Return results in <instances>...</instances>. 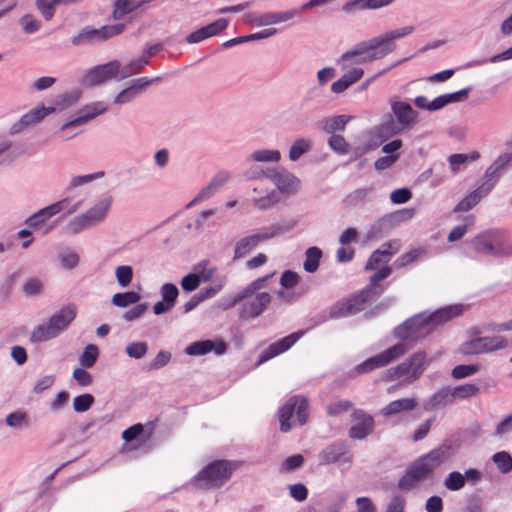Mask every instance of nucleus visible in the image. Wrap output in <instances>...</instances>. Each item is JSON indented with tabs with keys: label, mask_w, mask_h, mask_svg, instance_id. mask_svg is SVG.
I'll use <instances>...</instances> for the list:
<instances>
[{
	"label": "nucleus",
	"mask_w": 512,
	"mask_h": 512,
	"mask_svg": "<svg viewBox=\"0 0 512 512\" xmlns=\"http://www.w3.org/2000/svg\"><path fill=\"white\" fill-rule=\"evenodd\" d=\"M394 0H350L343 5V11L351 13L355 10L378 9L389 5Z\"/></svg>",
	"instance_id": "29"
},
{
	"label": "nucleus",
	"mask_w": 512,
	"mask_h": 512,
	"mask_svg": "<svg viewBox=\"0 0 512 512\" xmlns=\"http://www.w3.org/2000/svg\"><path fill=\"white\" fill-rule=\"evenodd\" d=\"M300 10L293 8L284 12H268L257 18L258 25H273L292 20Z\"/></svg>",
	"instance_id": "27"
},
{
	"label": "nucleus",
	"mask_w": 512,
	"mask_h": 512,
	"mask_svg": "<svg viewBox=\"0 0 512 512\" xmlns=\"http://www.w3.org/2000/svg\"><path fill=\"white\" fill-rule=\"evenodd\" d=\"M235 467L227 460L214 461L203 468L197 475L196 482L201 489H211L227 482Z\"/></svg>",
	"instance_id": "7"
},
{
	"label": "nucleus",
	"mask_w": 512,
	"mask_h": 512,
	"mask_svg": "<svg viewBox=\"0 0 512 512\" xmlns=\"http://www.w3.org/2000/svg\"><path fill=\"white\" fill-rule=\"evenodd\" d=\"M414 31V26H405L362 41L353 49L342 54L338 63L341 69H346L356 64L382 59L396 49V40L404 38Z\"/></svg>",
	"instance_id": "1"
},
{
	"label": "nucleus",
	"mask_w": 512,
	"mask_h": 512,
	"mask_svg": "<svg viewBox=\"0 0 512 512\" xmlns=\"http://www.w3.org/2000/svg\"><path fill=\"white\" fill-rule=\"evenodd\" d=\"M161 301H158L153 306V312L156 315H161L172 310L176 304L179 290L175 284L164 283L160 288Z\"/></svg>",
	"instance_id": "19"
},
{
	"label": "nucleus",
	"mask_w": 512,
	"mask_h": 512,
	"mask_svg": "<svg viewBox=\"0 0 512 512\" xmlns=\"http://www.w3.org/2000/svg\"><path fill=\"white\" fill-rule=\"evenodd\" d=\"M107 110V105L104 102H93L84 106L80 110V115L66 123H64L60 130L65 131L72 127H77L87 123L94 119L98 115L104 113Z\"/></svg>",
	"instance_id": "18"
},
{
	"label": "nucleus",
	"mask_w": 512,
	"mask_h": 512,
	"mask_svg": "<svg viewBox=\"0 0 512 512\" xmlns=\"http://www.w3.org/2000/svg\"><path fill=\"white\" fill-rule=\"evenodd\" d=\"M296 224L297 222L295 220H290L282 224L271 225L269 227L263 228L261 232L257 233L256 235L259 237L260 242H263L272 239L277 235L291 231L296 226Z\"/></svg>",
	"instance_id": "32"
},
{
	"label": "nucleus",
	"mask_w": 512,
	"mask_h": 512,
	"mask_svg": "<svg viewBox=\"0 0 512 512\" xmlns=\"http://www.w3.org/2000/svg\"><path fill=\"white\" fill-rule=\"evenodd\" d=\"M76 317V308L73 305H66L54 313L46 324L36 326L30 335L33 343L45 342L56 338L68 328Z\"/></svg>",
	"instance_id": "6"
},
{
	"label": "nucleus",
	"mask_w": 512,
	"mask_h": 512,
	"mask_svg": "<svg viewBox=\"0 0 512 512\" xmlns=\"http://www.w3.org/2000/svg\"><path fill=\"white\" fill-rule=\"evenodd\" d=\"M426 365V354L422 351L416 352L396 367L387 370L385 379L395 380L399 377L405 376L406 381L411 383L422 375Z\"/></svg>",
	"instance_id": "8"
},
{
	"label": "nucleus",
	"mask_w": 512,
	"mask_h": 512,
	"mask_svg": "<svg viewBox=\"0 0 512 512\" xmlns=\"http://www.w3.org/2000/svg\"><path fill=\"white\" fill-rule=\"evenodd\" d=\"M141 295L135 291L116 293L112 296L111 302L114 306L125 308L138 303Z\"/></svg>",
	"instance_id": "41"
},
{
	"label": "nucleus",
	"mask_w": 512,
	"mask_h": 512,
	"mask_svg": "<svg viewBox=\"0 0 512 512\" xmlns=\"http://www.w3.org/2000/svg\"><path fill=\"white\" fill-rule=\"evenodd\" d=\"M348 120L344 115L335 116L326 121L324 125V130L327 133H333L335 131H343L347 124Z\"/></svg>",
	"instance_id": "60"
},
{
	"label": "nucleus",
	"mask_w": 512,
	"mask_h": 512,
	"mask_svg": "<svg viewBox=\"0 0 512 512\" xmlns=\"http://www.w3.org/2000/svg\"><path fill=\"white\" fill-rule=\"evenodd\" d=\"M451 447L442 444L411 463L399 479L398 487L411 490L425 481L432 472L450 458Z\"/></svg>",
	"instance_id": "3"
},
{
	"label": "nucleus",
	"mask_w": 512,
	"mask_h": 512,
	"mask_svg": "<svg viewBox=\"0 0 512 512\" xmlns=\"http://www.w3.org/2000/svg\"><path fill=\"white\" fill-rule=\"evenodd\" d=\"M303 334V331H297L271 343L265 350L261 352L258 364H263L268 360L289 350L303 336Z\"/></svg>",
	"instance_id": "16"
},
{
	"label": "nucleus",
	"mask_w": 512,
	"mask_h": 512,
	"mask_svg": "<svg viewBox=\"0 0 512 512\" xmlns=\"http://www.w3.org/2000/svg\"><path fill=\"white\" fill-rule=\"evenodd\" d=\"M391 110L404 130H410L418 122V113L405 101H392Z\"/></svg>",
	"instance_id": "17"
},
{
	"label": "nucleus",
	"mask_w": 512,
	"mask_h": 512,
	"mask_svg": "<svg viewBox=\"0 0 512 512\" xmlns=\"http://www.w3.org/2000/svg\"><path fill=\"white\" fill-rule=\"evenodd\" d=\"M452 389L455 399H466L473 397L479 392V387L470 383L459 385Z\"/></svg>",
	"instance_id": "55"
},
{
	"label": "nucleus",
	"mask_w": 512,
	"mask_h": 512,
	"mask_svg": "<svg viewBox=\"0 0 512 512\" xmlns=\"http://www.w3.org/2000/svg\"><path fill=\"white\" fill-rule=\"evenodd\" d=\"M512 160V154L500 155L485 171L480 184L484 192H490Z\"/></svg>",
	"instance_id": "15"
},
{
	"label": "nucleus",
	"mask_w": 512,
	"mask_h": 512,
	"mask_svg": "<svg viewBox=\"0 0 512 512\" xmlns=\"http://www.w3.org/2000/svg\"><path fill=\"white\" fill-rule=\"evenodd\" d=\"M295 410L299 425L302 426L307 422L309 417L308 400L301 396H293L279 410L280 430L282 432L291 430L290 420Z\"/></svg>",
	"instance_id": "9"
},
{
	"label": "nucleus",
	"mask_w": 512,
	"mask_h": 512,
	"mask_svg": "<svg viewBox=\"0 0 512 512\" xmlns=\"http://www.w3.org/2000/svg\"><path fill=\"white\" fill-rule=\"evenodd\" d=\"M281 160V153L273 149H258L247 156V161L277 163Z\"/></svg>",
	"instance_id": "36"
},
{
	"label": "nucleus",
	"mask_w": 512,
	"mask_h": 512,
	"mask_svg": "<svg viewBox=\"0 0 512 512\" xmlns=\"http://www.w3.org/2000/svg\"><path fill=\"white\" fill-rule=\"evenodd\" d=\"M479 371V366L475 364L457 365L452 369L451 375L455 379H462L471 376Z\"/></svg>",
	"instance_id": "59"
},
{
	"label": "nucleus",
	"mask_w": 512,
	"mask_h": 512,
	"mask_svg": "<svg viewBox=\"0 0 512 512\" xmlns=\"http://www.w3.org/2000/svg\"><path fill=\"white\" fill-rule=\"evenodd\" d=\"M391 273H392V269L388 266H384L379 271H377L374 275L371 276L370 285L365 288V289H374L373 291H371L370 301L374 298L379 297L382 294L384 288L382 286L378 285V283L381 280H384L385 278H387Z\"/></svg>",
	"instance_id": "35"
},
{
	"label": "nucleus",
	"mask_w": 512,
	"mask_h": 512,
	"mask_svg": "<svg viewBox=\"0 0 512 512\" xmlns=\"http://www.w3.org/2000/svg\"><path fill=\"white\" fill-rule=\"evenodd\" d=\"M489 192H484L481 185L464 197L455 207L454 212H466L472 209Z\"/></svg>",
	"instance_id": "33"
},
{
	"label": "nucleus",
	"mask_w": 512,
	"mask_h": 512,
	"mask_svg": "<svg viewBox=\"0 0 512 512\" xmlns=\"http://www.w3.org/2000/svg\"><path fill=\"white\" fill-rule=\"evenodd\" d=\"M61 266L66 270H73L79 265V255L77 252L67 248L58 254Z\"/></svg>",
	"instance_id": "48"
},
{
	"label": "nucleus",
	"mask_w": 512,
	"mask_h": 512,
	"mask_svg": "<svg viewBox=\"0 0 512 512\" xmlns=\"http://www.w3.org/2000/svg\"><path fill=\"white\" fill-rule=\"evenodd\" d=\"M119 61L113 60L105 64L97 65L86 71L81 84L85 87L99 86L107 81L116 80Z\"/></svg>",
	"instance_id": "12"
},
{
	"label": "nucleus",
	"mask_w": 512,
	"mask_h": 512,
	"mask_svg": "<svg viewBox=\"0 0 512 512\" xmlns=\"http://www.w3.org/2000/svg\"><path fill=\"white\" fill-rule=\"evenodd\" d=\"M229 174L227 172H220L216 174L211 181L201 189L197 196L189 203L192 206L195 203L204 201L214 195L227 181Z\"/></svg>",
	"instance_id": "24"
},
{
	"label": "nucleus",
	"mask_w": 512,
	"mask_h": 512,
	"mask_svg": "<svg viewBox=\"0 0 512 512\" xmlns=\"http://www.w3.org/2000/svg\"><path fill=\"white\" fill-rule=\"evenodd\" d=\"M226 344L223 341L214 342L212 340L196 341L186 347L185 353L190 356H201L211 351L216 355H222L226 351Z\"/></svg>",
	"instance_id": "22"
},
{
	"label": "nucleus",
	"mask_w": 512,
	"mask_h": 512,
	"mask_svg": "<svg viewBox=\"0 0 512 512\" xmlns=\"http://www.w3.org/2000/svg\"><path fill=\"white\" fill-rule=\"evenodd\" d=\"M490 255L497 257L512 255V246L503 241L493 239L492 251Z\"/></svg>",
	"instance_id": "64"
},
{
	"label": "nucleus",
	"mask_w": 512,
	"mask_h": 512,
	"mask_svg": "<svg viewBox=\"0 0 512 512\" xmlns=\"http://www.w3.org/2000/svg\"><path fill=\"white\" fill-rule=\"evenodd\" d=\"M482 341L484 342L483 346L486 353L503 349L507 346L506 340L500 336L482 337Z\"/></svg>",
	"instance_id": "58"
},
{
	"label": "nucleus",
	"mask_w": 512,
	"mask_h": 512,
	"mask_svg": "<svg viewBox=\"0 0 512 512\" xmlns=\"http://www.w3.org/2000/svg\"><path fill=\"white\" fill-rule=\"evenodd\" d=\"M347 447L344 443H333L323 449L319 454V463L328 465L331 463H351V457L347 456Z\"/></svg>",
	"instance_id": "20"
},
{
	"label": "nucleus",
	"mask_w": 512,
	"mask_h": 512,
	"mask_svg": "<svg viewBox=\"0 0 512 512\" xmlns=\"http://www.w3.org/2000/svg\"><path fill=\"white\" fill-rule=\"evenodd\" d=\"M99 356L98 347L94 344H88L79 357V363L84 368H91Z\"/></svg>",
	"instance_id": "47"
},
{
	"label": "nucleus",
	"mask_w": 512,
	"mask_h": 512,
	"mask_svg": "<svg viewBox=\"0 0 512 512\" xmlns=\"http://www.w3.org/2000/svg\"><path fill=\"white\" fill-rule=\"evenodd\" d=\"M227 26H228V20L225 18H220V19L210 23L209 25L190 33L186 37V41L189 44L200 43L201 41H203L209 37L217 35L221 31L226 29Z\"/></svg>",
	"instance_id": "21"
},
{
	"label": "nucleus",
	"mask_w": 512,
	"mask_h": 512,
	"mask_svg": "<svg viewBox=\"0 0 512 512\" xmlns=\"http://www.w3.org/2000/svg\"><path fill=\"white\" fill-rule=\"evenodd\" d=\"M374 418L362 409H354L348 436L353 440H364L374 432Z\"/></svg>",
	"instance_id": "13"
},
{
	"label": "nucleus",
	"mask_w": 512,
	"mask_h": 512,
	"mask_svg": "<svg viewBox=\"0 0 512 512\" xmlns=\"http://www.w3.org/2000/svg\"><path fill=\"white\" fill-rule=\"evenodd\" d=\"M411 323L412 322H403L393 331L394 336L403 342L397 343L385 351L360 363L356 367L357 372L361 374L368 373L377 368L384 367L402 357L410 349V346L406 342H414L418 338L415 334V330L410 326Z\"/></svg>",
	"instance_id": "4"
},
{
	"label": "nucleus",
	"mask_w": 512,
	"mask_h": 512,
	"mask_svg": "<svg viewBox=\"0 0 512 512\" xmlns=\"http://www.w3.org/2000/svg\"><path fill=\"white\" fill-rule=\"evenodd\" d=\"M312 146V141L301 138L294 141L289 149V159L297 161L303 154L307 153Z\"/></svg>",
	"instance_id": "46"
},
{
	"label": "nucleus",
	"mask_w": 512,
	"mask_h": 512,
	"mask_svg": "<svg viewBox=\"0 0 512 512\" xmlns=\"http://www.w3.org/2000/svg\"><path fill=\"white\" fill-rule=\"evenodd\" d=\"M482 337L474 338L461 345L460 351L465 355H476L486 353L483 346Z\"/></svg>",
	"instance_id": "51"
},
{
	"label": "nucleus",
	"mask_w": 512,
	"mask_h": 512,
	"mask_svg": "<svg viewBox=\"0 0 512 512\" xmlns=\"http://www.w3.org/2000/svg\"><path fill=\"white\" fill-rule=\"evenodd\" d=\"M124 29L125 25L122 23L104 25L100 28L85 27L71 39V42L73 45L95 44L121 34Z\"/></svg>",
	"instance_id": "10"
},
{
	"label": "nucleus",
	"mask_w": 512,
	"mask_h": 512,
	"mask_svg": "<svg viewBox=\"0 0 512 512\" xmlns=\"http://www.w3.org/2000/svg\"><path fill=\"white\" fill-rule=\"evenodd\" d=\"M493 244V232L486 231L478 234L471 240L473 249L481 254L490 255Z\"/></svg>",
	"instance_id": "34"
},
{
	"label": "nucleus",
	"mask_w": 512,
	"mask_h": 512,
	"mask_svg": "<svg viewBox=\"0 0 512 512\" xmlns=\"http://www.w3.org/2000/svg\"><path fill=\"white\" fill-rule=\"evenodd\" d=\"M465 485V477L457 471L448 474L444 481V486L450 491H458Z\"/></svg>",
	"instance_id": "53"
},
{
	"label": "nucleus",
	"mask_w": 512,
	"mask_h": 512,
	"mask_svg": "<svg viewBox=\"0 0 512 512\" xmlns=\"http://www.w3.org/2000/svg\"><path fill=\"white\" fill-rule=\"evenodd\" d=\"M321 257L322 251L318 247L308 248L305 252L304 270L308 273H314L319 267Z\"/></svg>",
	"instance_id": "40"
},
{
	"label": "nucleus",
	"mask_w": 512,
	"mask_h": 512,
	"mask_svg": "<svg viewBox=\"0 0 512 512\" xmlns=\"http://www.w3.org/2000/svg\"><path fill=\"white\" fill-rule=\"evenodd\" d=\"M105 175L104 171H98L92 174L74 176L70 180L68 186L66 187V191L71 192L74 189L87 185L95 180L103 178Z\"/></svg>",
	"instance_id": "43"
},
{
	"label": "nucleus",
	"mask_w": 512,
	"mask_h": 512,
	"mask_svg": "<svg viewBox=\"0 0 512 512\" xmlns=\"http://www.w3.org/2000/svg\"><path fill=\"white\" fill-rule=\"evenodd\" d=\"M374 289H363L360 293L336 302L331 306L329 315L331 318H341L355 315L365 309V304L370 301L371 291Z\"/></svg>",
	"instance_id": "11"
},
{
	"label": "nucleus",
	"mask_w": 512,
	"mask_h": 512,
	"mask_svg": "<svg viewBox=\"0 0 512 512\" xmlns=\"http://www.w3.org/2000/svg\"><path fill=\"white\" fill-rule=\"evenodd\" d=\"M269 179L282 194H295L300 187L299 179L291 172L281 167L273 168V172L269 174Z\"/></svg>",
	"instance_id": "14"
},
{
	"label": "nucleus",
	"mask_w": 512,
	"mask_h": 512,
	"mask_svg": "<svg viewBox=\"0 0 512 512\" xmlns=\"http://www.w3.org/2000/svg\"><path fill=\"white\" fill-rule=\"evenodd\" d=\"M353 407V403L349 400H341L334 403H331L327 407V414L329 416L335 417L344 412H347Z\"/></svg>",
	"instance_id": "61"
},
{
	"label": "nucleus",
	"mask_w": 512,
	"mask_h": 512,
	"mask_svg": "<svg viewBox=\"0 0 512 512\" xmlns=\"http://www.w3.org/2000/svg\"><path fill=\"white\" fill-rule=\"evenodd\" d=\"M416 406L417 402L414 398H402L384 406L380 413L383 417L390 418L402 412L412 411Z\"/></svg>",
	"instance_id": "26"
},
{
	"label": "nucleus",
	"mask_w": 512,
	"mask_h": 512,
	"mask_svg": "<svg viewBox=\"0 0 512 512\" xmlns=\"http://www.w3.org/2000/svg\"><path fill=\"white\" fill-rule=\"evenodd\" d=\"M375 191L373 186L358 188L352 191L347 197L346 202L348 205L355 206L362 203L370 194Z\"/></svg>",
	"instance_id": "49"
},
{
	"label": "nucleus",
	"mask_w": 512,
	"mask_h": 512,
	"mask_svg": "<svg viewBox=\"0 0 512 512\" xmlns=\"http://www.w3.org/2000/svg\"><path fill=\"white\" fill-rule=\"evenodd\" d=\"M471 91V87L463 88L457 92L449 93V94H443L438 97H436V105L435 107H440L442 109L446 105L450 103H457L464 101L467 97L469 92Z\"/></svg>",
	"instance_id": "38"
},
{
	"label": "nucleus",
	"mask_w": 512,
	"mask_h": 512,
	"mask_svg": "<svg viewBox=\"0 0 512 512\" xmlns=\"http://www.w3.org/2000/svg\"><path fill=\"white\" fill-rule=\"evenodd\" d=\"M328 144L330 148L339 154H347L348 153V143L346 142L345 138L341 135H332L329 138Z\"/></svg>",
	"instance_id": "62"
},
{
	"label": "nucleus",
	"mask_w": 512,
	"mask_h": 512,
	"mask_svg": "<svg viewBox=\"0 0 512 512\" xmlns=\"http://www.w3.org/2000/svg\"><path fill=\"white\" fill-rule=\"evenodd\" d=\"M149 61L144 58L133 59L128 62L126 65L122 66L119 62L118 73H117V81L124 80L133 75L140 73L146 65H148Z\"/></svg>",
	"instance_id": "31"
},
{
	"label": "nucleus",
	"mask_w": 512,
	"mask_h": 512,
	"mask_svg": "<svg viewBox=\"0 0 512 512\" xmlns=\"http://www.w3.org/2000/svg\"><path fill=\"white\" fill-rule=\"evenodd\" d=\"M112 202L113 198L111 196L98 200L88 210L69 220L63 228L64 232L68 235H76L103 223L109 214Z\"/></svg>",
	"instance_id": "5"
},
{
	"label": "nucleus",
	"mask_w": 512,
	"mask_h": 512,
	"mask_svg": "<svg viewBox=\"0 0 512 512\" xmlns=\"http://www.w3.org/2000/svg\"><path fill=\"white\" fill-rule=\"evenodd\" d=\"M272 276L273 274H268L259 277L246 285L223 304V309H230L244 301L239 314L240 318L252 319L260 316L270 304L272 296L268 292H257L266 287Z\"/></svg>",
	"instance_id": "2"
},
{
	"label": "nucleus",
	"mask_w": 512,
	"mask_h": 512,
	"mask_svg": "<svg viewBox=\"0 0 512 512\" xmlns=\"http://www.w3.org/2000/svg\"><path fill=\"white\" fill-rule=\"evenodd\" d=\"M139 95L130 86L120 91L114 98L113 102L116 105H124L134 101Z\"/></svg>",
	"instance_id": "63"
},
{
	"label": "nucleus",
	"mask_w": 512,
	"mask_h": 512,
	"mask_svg": "<svg viewBox=\"0 0 512 512\" xmlns=\"http://www.w3.org/2000/svg\"><path fill=\"white\" fill-rule=\"evenodd\" d=\"M493 462L502 473H508L512 470V457L508 452H497L493 455Z\"/></svg>",
	"instance_id": "52"
},
{
	"label": "nucleus",
	"mask_w": 512,
	"mask_h": 512,
	"mask_svg": "<svg viewBox=\"0 0 512 512\" xmlns=\"http://www.w3.org/2000/svg\"><path fill=\"white\" fill-rule=\"evenodd\" d=\"M280 201L279 193L275 190H271L264 196H260L253 199V205L260 211H265L273 208Z\"/></svg>",
	"instance_id": "42"
},
{
	"label": "nucleus",
	"mask_w": 512,
	"mask_h": 512,
	"mask_svg": "<svg viewBox=\"0 0 512 512\" xmlns=\"http://www.w3.org/2000/svg\"><path fill=\"white\" fill-rule=\"evenodd\" d=\"M115 278L122 288L128 287L133 279V269L129 265L118 266L115 270Z\"/></svg>",
	"instance_id": "50"
},
{
	"label": "nucleus",
	"mask_w": 512,
	"mask_h": 512,
	"mask_svg": "<svg viewBox=\"0 0 512 512\" xmlns=\"http://www.w3.org/2000/svg\"><path fill=\"white\" fill-rule=\"evenodd\" d=\"M454 400L455 397L453 389L449 387H444L432 395L430 403L432 407L436 408L450 404Z\"/></svg>",
	"instance_id": "45"
},
{
	"label": "nucleus",
	"mask_w": 512,
	"mask_h": 512,
	"mask_svg": "<svg viewBox=\"0 0 512 512\" xmlns=\"http://www.w3.org/2000/svg\"><path fill=\"white\" fill-rule=\"evenodd\" d=\"M402 131H404V129L391 114L385 115L381 123L375 129L376 135L382 140H387Z\"/></svg>",
	"instance_id": "25"
},
{
	"label": "nucleus",
	"mask_w": 512,
	"mask_h": 512,
	"mask_svg": "<svg viewBox=\"0 0 512 512\" xmlns=\"http://www.w3.org/2000/svg\"><path fill=\"white\" fill-rule=\"evenodd\" d=\"M259 237L256 234L245 236L239 239L234 246V260L245 257L249 252L260 244Z\"/></svg>",
	"instance_id": "30"
},
{
	"label": "nucleus",
	"mask_w": 512,
	"mask_h": 512,
	"mask_svg": "<svg viewBox=\"0 0 512 512\" xmlns=\"http://www.w3.org/2000/svg\"><path fill=\"white\" fill-rule=\"evenodd\" d=\"M463 312L462 305H452L441 308L429 315L430 324H443L459 316Z\"/></svg>",
	"instance_id": "28"
},
{
	"label": "nucleus",
	"mask_w": 512,
	"mask_h": 512,
	"mask_svg": "<svg viewBox=\"0 0 512 512\" xmlns=\"http://www.w3.org/2000/svg\"><path fill=\"white\" fill-rule=\"evenodd\" d=\"M34 4L43 19L50 21L56 13V7L59 5V2L58 0H35Z\"/></svg>",
	"instance_id": "44"
},
{
	"label": "nucleus",
	"mask_w": 512,
	"mask_h": 512,
	"mask_svg": "<svg viewBox=\"0 0 512 512\" xmlns=\"http://www.w3.org/2000/svg\"><path fill=\"white\" fill-rule=\"evenodd\" d=\"M69 203L68 198H64L60 201H57L49 206H46L42 209H40L39 216H44L48 218V220L53 217L54 215L60 213L62 210L65 209L66 205Z\"/></svg>",
	"instance_id": "57"
},
{
	"label": "nucleus",
	"mask_w": 512,
	"mask_h": 512,
	"mask_svg": "<svg viewBox=\"0 0 512 512\" xmlns=\"http://www.w3.org/2000/svg\"><path fill=\"white\" fill-rule=\"evenodd\" d=\"M18 24L25 34H34L42 28V21L32 13L23 14L19 18Z\"/></svg>",
	"instance_id": "39"
},
{
	"label": "nucleus",
	"mask_w": 512,
	"mask_h": 512,
	"mask_svg": "<svg viewBox=\"0 0 512 512\" xmlns=\"http://www.w3.org/2000/svg\"><path fill=\"white\" fill-rule=\"evenodd\" d=\"M94 397L91 394H82L74 398L73 409L77 413L86 412L94 403Z\"/></svg>",
	"instance_id": "54"
},
{
	"label": "nucleus",
	"mask_w": 512,
	"mask_h": 512,
	"mask_svg": "<svg viewBox=\"0 0 512 512\" xmlns=\"http://www.w3.org/2000/svg\"><path fill=\"white\" fill-rule=\"evenodd\" d=\"M125 351L130 358L141 359L146 355L148 345L146 342H132L126 346Z\"/></svg>",
	"instance_id": "56"
},
{
	"label": "nucleus",
	"mask_w": 512,
	"mask_h": 512,
	"mask_svg": "<svg viewBox=\"0 0 512 512\" xmlns=\"http://www.w3.org/2000/svg\"><path fill=\"white\" fill-rule=\"evenodd\" d=\"M399 249V246L396 241L394 242H386L382 244V246L375 250L370 258L368 259L365 269L366 270H374L381 263H387L392 255L396 253Z\"/></svg>",
	"instance_id": "23"
},
{
	"label": "nucleus",
	"mask_w": 512,
	"mask_h": 512,
	"mask_svg": "<svg viewBox=\"0 0 512 512\" xmlns=\"http://www.w3.org/2000/svg\"><path fill=\"white\" fill-rule=\"evenodd\" d=\"M54 111V108L47 107H36L24 115H22V122L26 124V126L32 127L37 123L41 122L47 115L51 114Z\"/></svg>",
	"instance_id": "37"
}]
</instances>
